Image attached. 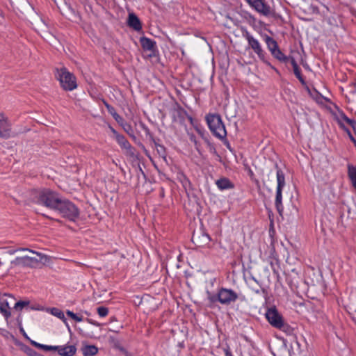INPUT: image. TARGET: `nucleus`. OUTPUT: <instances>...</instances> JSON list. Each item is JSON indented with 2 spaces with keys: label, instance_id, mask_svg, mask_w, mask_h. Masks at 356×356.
Returning a JSON list of instances; mask_svg holds the SVG:
<instances>
[{
  "label": "nucleus",
  "instance_id": "473e14b6",
  "mask_svg": "<svg viewBox=\"0 0 356 356\" xmlns=\"http://www.w3.org/2000/svg\"><path fill=\"white\" fill-rule=\"evenodd\" d=\"M58 349V346H49V345H44V350L46 351H50V350H56Z\"/></svg>",
  "mask_w": 356,
  "mask_h": 356
},
{
  "label": "nucleus",
  "instance_id": "c756f323",
  "mask_svg": "<svg viewBox=\"0 0 356 356\" xmlns=\"http://www.w3.org/2000/svg\"><path fill=\"white\" fill-rule=\"evenodd\" d=\"M293 70L295 76L300 81V82L302 84H305V79L301 74V70H300V67L298 66L296 67L293 68Z\"/></svg>",
  "mask_w": 356,
  "mask_h": 356
},
{
  "label": "nucleus",
  "instance_id": "58836bf2",
  "mask_svg": "<svg viewBox=\"0 0 356 356\" xmlns=\"http://www.w3.org/2000/svg\"><path fill=\"white\" fill-rule=\"evenodd\" d=\"M256 284H257L260 287H261V284L259 280H257L255 277H252L251 278Z\"/></svg>",
  "mask_w": 356,
  "mask_h": 356
},
{
  "label": "nucleus",
  "instance_id": "2f4dec72",
  "mask_svg": "<svg viewBox=\"0 0 356 356\" xmlns=\"http://www.w3.org/2000/svg\"><path fill=\"white\" fill-rule=\"evenodd\" d=\"M246 3L255 10L261 0H245Z\"/></svg>",
  "mask_w": 356,
  "mask_h": 356
},
{
  "label": "nucleus",
  "instance_id": "a19ab883",
  "mask_svg": "<svg viewBox=\"0 0 356 356\" xmlns=\"http://www.w3.org/2000/svg\"><path fill=\"white\" fill-rule=\"evenodd\" d=\"M44 344H41V343H38V344H37L36 347L43 350V348H44Z\"/></svg>",
  "mask_w": 356,
  "mask_h": 356
},
{
  "label": "nucleus",
  "instance_id": "5701e85b",
  "mask_svg": "<svg viewBox=\"0 0 356 356\" xmlns=\"http://www.w3.org/2000/svg\"><path fill=\"white\" fill-rule=\"evenodd\" d=\"M51 314L58 318L59 319L62 320L63 321V323L67 325V327H68V329H70V326L68 325L67 324V319L65 316V314H64V312L58 309V308H56V307H53L51 309Z\"/></svg>",
  "mask_w": 356,
  "mask_h": 356
},
{
  "label": "nucleus",
  "instance_id": "412c9836",
  "mask_svg": "<svg viewBox=\"0 0 356 356\" xmlns=\"http://www.w3.org/2000/svg\"><path fill=\"white\" fill-rule=\"evenodd\" d=\"M348 177L352 184V186L356 190V166L348 165Z\"/></svg>",
  "mask_w": 356,
  "mask_h": 356
},
{
  "label": "nucleus",
  "instance_id": "c03bdc74",
  "mask_svg": "<svg viewBox=\"0 0 356 356\" xmlns=\"http://www.w3.org/2000/svg\"><path fill=\"white\" fill-rule=\"evenodd\" d=\"M31 344L33 345L35 347H36L37 344H38V342L35 341H31Z\"/></svg>",
  "mask_w": 356,
  "mask_h": 356
},
{
  "label": "nucleus",
  "instance_id": "37998d69",
  "mask_svg": "<svg viewBox=\"0 0 356 356\" xmlns=\"http://www.w3.org/2000/svg\"><path fill=\"white\" fill-rule=\"evenodd\" d=\"M17 251H19V249L10 250L9 252L10 254H15V252H17Z\"/></svg>",
  "mask_w": 356,
  "mask_h": 356
},
{
  "label": "nucleus",
  "instance_id": "6e6552de",
  "mask_svg": "<svg viewBox=\"0 0 356 356\" xmlns=\"http://www.w3.org/2000/svg\"><path fill=\"white\" fill-rule=\"evenodd\" d=\"M266 318L268 323L274 327L285 330L289 326L284 323L282 315L275 307L268 308L266 312Z\"/></svg>",
  "mask_w": 356,
  "mask_h": 356
},
{
  "label": "nucleus",
  "instance_id": "cd10ccee",
  "mask_svg": "<svg viewBox=\"0 0 356 356\" xmlns=\"http://www.w3.org/2000/svg\"><path fill=\"white\" fill-rule=\"evenodd\" d=\"M29 304V300L18 301L15 304L14 308L17 311H22L23 309H28Z\"/></svg>",
  "mask_w": 356,
  "mask_h": 356
},
{
  "label": "nucleus",
  "instance_id": "ea45409f",
  "mask_svg": "<svg viewBox=\"0 0 356 356\" xmlns=\"http://www.w3.org/2000/svg\"><path fill=\"white\" fill-rule=\"evenodd\" d=\"M252 291L257 294H259L261 292V290L259 289L252 288Z\"/></svg>",
  "mask_w": 356,
  "mask_h": 356
},
{
  "label": "nucleus",
  "instance_id": "2eb2a0df",
  "mask_svg": "<svg viewBox=\"0 0 356 356\" xmlns=\"http://www.w3.org/2000/svg\"><path fill=\"white\" fill-rule=\"evenodd\" d=\"M57 352L60 356H74L76 353V348L74 345L58 346Z\"/></svg>",
  "mask_w": 356,
  "mask_h": 356
},
{
  "label": "nucleus",
  "instance_id": "bb28decb",
  "mask_svg": "<svg viewBox=\"0 0 356 356\" xmlns=\"http://www.w3.org/2000/svg\"><path fill=\"white\" fill-rule=\"evenodd\" d=\"M155 147L159 155L164 161H167L165 148L163 145L155 143Z\"/></svg>",
  "mask_w": 356,
  "mask_h": 356
},
{
  "label": "nucleus",
  "instance_id": "b1692460",
  "mask_svg": "<svg viewBox=\"0 0 356 356\" xmlns=\"http://www.w3.org/2000/svg\"><path fill=\"white\" fill-rule=\"evenodd\" d=\"M206 301L207 306L211 307L215 302L218 301V292L215 294L209 291H207Z\"/></svg>",
  "mask_w": 356,
  "mask_h": 356
},
{
  "label": "nucleus",
  "instance_id": "4c0bfd02",
  "mask_svg": "<svg viewBox=\"0 0 356 356\" xmlns=\"http://www.w3.org/2000/svg\"><path fill=\"white\" fill-rule=\"evenodd\" d=\"M142 127H143V130L146 132L147 134H148L149 133V129H148V127L147 126H145V124H142Z\"/></svg>",
  "mask_w": 356,
  "mask_h": 356
},
{
  "label": "nucleus",
  "instance_id": "f8f14e48",
  "mask_svg": "<svg viewBox=\"0 0 356 356\" xmlns=\"http://www.w3.org/2000/svg\"><path fill=\"white\" fill-rule=\"evenodd\" d=\"M40 261V258L38 259L35 257L29 256L17 257L15 260L12 261L11 264L15 266H21L23 267H34Z\"/></svg>",
  "mask_w": 356,
  "mask_h": 356
},
{
  "label": "nucleus",
  "instance_id": "4468645a",
  "mask_svg": "<svg viewBox=\"0 0 356 356\" xmlns=\"http://www.w3.org/2000/svg\"><path fill=\"white\" fill-rule=\"evenodd\" d=\"M337 122L339 127L343 130L346 131V129H348L345 126V123H346L349 124L353 128L355 133H356V120L348 118L347 115L342 113L337 117Z\"/></svg>",
  "mask_w": 356,
  "mask_h": 356
},
{
  "label": "nucleus",
  "instance_id": "72a5a7b5",
  "mask_svg": "<svg viewBox=\"0 0 356 356\" xmlns=\"http://www.w3.org/2000/svg\"><path fill=\"white\" fill-rule=\"evenodd\" d=\"M288 58H289V62H290V63H291V65H292L293 68L296 67H298V64H297V63H296V60H295V58H294L293 57H292V56H288Z\"/></svg>",
  "mask_w": 356,
  "mask_h": 356
},
{
  "label": "nucleus",
  "instance_id": "ddd939ff",
  "mask_svg": "<svg viewBox=\"0 0 356 356\" xmlns=\"http://www.w3.org/2000/svg\"><path fill=\"white\" fill-rule=\"evenodd\" d=\"M10 136V124L2 113H0V137L9 138Z\"/></svg>",
  "mask_w": 356,
  "mask_h": 356
},
{
  "label": "nucleus",
  "instance_id": "7ed1b4c3",
  "mask_svg": "<svg viewBox=\"0 0 356 356\" xmlns=\"http://www.w3.org/2000/svg\"><path fill=\"white\" fill-rule=\"evenodd\" d=\"M206 121L213 136L219 139H223L226 137L225 127L218 114H208L206 116Z\"/></svg>",
  "mask_w": 356,
  "mask_h": 356
},
{
  "label": "nucleus",
  "instance_id": "423d86ee",
  "mask_svg": "<svg viewBox=\"0 0 356 356\" xmlns=\"http://www.w3.org/2000/svg\"><path fill=\"white\" fill-rule=\"evenodd\" d=\"M263 40L265 42L268 51L274 58L281 63H289V58L280 49L279 45L275 40L267 34H264Z\"/></svg>",
  "mask_w": 356,
  "mask_h": 356
},
{
  "label": "nucleus",
  "instance_id": "9b49d317",
  "mask_svg": "<svg viewBox=\"0 0 356 356\" xmlns=\"http://www.w3.org/2000/svg\"><path fill=\"white\" fill-rule=\"evenodd\" d=\"M140 43L145 51H149V56H155L158 51L156 42L145 36H143L140 38Z\"/></svg>",
  "mask_w": 356,
  "mask_h": 356
},
{
  "label": "nucleus",
  "instance_id": "f257e3e1",
  "mask_svg": "<svg viewBox=\"0 0 356 356\" xmlns=\"http://www.w3.org/2000/svg\"><path fill=\"white\" fill-rule=\"evenodd\" d=\"M31 198L36 204L55 210L62 197L52 190L42 188L34 189L31 192Z\"/></svg>",
  "mask_w": 356,
  "mask_h": 356
},
{
  "label": "nucleus",
  "instance_id": "39448f33",
  "mask_svg": "<svg viewBox=\"0 0 356 356\" xmlns=\"http://www.w3.org/2000/svg\"><path fill=\"white\" fill-rule=\"evenodd\" d=\"M277 187L275 192V206L277 212L282 215L284 211V206L282 204V191L286 186L285 175L282 169L277 165H275Z\"/></svg>",
  "mask_w": 356,
  "mask_h": 356
},
{
  "label": "nucleus",
  "instance_id": "dca6fc26",
  "mask_svg": "<svg viewBox=\"0 0 356 356\" xmlns=\"http://www.w3.org/2000/svg\"><path fill=\"white\" fill-rule=\"evenodd\" d=\"M127 24L136 31L142 30V24L139 18L134 13H129L127 19Z\"/></svg>",
  "mask_w": 356,
  "mask_h": 356
},
{
  "label": "nucleus",
  "instance_id": "a211bd4d",
  "mask_svg": "<svg viewBox=\"0 0 356 356\" xmlns=\"http://www.w3.org/2000/svg\"><path fill=\"white\" fill-rule=\"evenodd\" d=\"M0 313L6 320H8L11 316L10 302L7 299H0Z\"/></svg>",
  "mask_w": 356,
  "mask_h": 356
},
{
  "label": "nucleus",
  "instance_id": "6ab92c4d",
  "mask_svg": "<svg viewBox=\"0 0 356 356\" xmlns=\"http://www.w3.org/2000/svg\"><path fill=\"white\" fill-rule=\"evenodd\" d=\"M255 11L265 17H268L272 15L270 6L266 3L264 0H261Z\"/></svg>",
  "mask_w": 356,
  "mask_h": 356
},
{
  "label": "nucleus",
  "instance_id": "aec40b11",
  "mask_svg": "<svg viewBox=\"0 0 356 356\" xmlns=\"http://www.w3.org/2000/svg\"><path fill=\"white\" fill-rule=\"evenodd\" d=\"M82 353L85 356H94L98 353V348L95 345H86L81 348Z\"/></svg>",
  "mask_w": 356,
  "mask_h": 356
},
{
  "label": "nucleus",
  "instance_id": "f3484780",
  "mask_svg": "<svg viewBox=\"0 0 356 356\" xmlns=\"http://www.w3.org/2000/svg\"><path fill=\"white\" fill-rule=\"evenodd\" d=\"M216 185L220 191L229 190L234 188V184L226 177H222L216 180Z\"/></svg>",
  "mask_w": 356,
  "mask_h": 356
},
{
  "label": "nucleus",
  "instance_id": "9d476101",
  "mask_svg": "<svg viewBox=\"0 0 356 356\" xmlns=\"http://www.w3.org/2000/svg\"><path fill=\"white\" fill-rule=\"evenodd\" d=\"M113 132L115 135V140L122 149L126 151V154L130 156H135V149L131 146L127 139L121 134H118L114 129Z\"/></svg>",
  "mask_w": 356,
  "mask_h": 356
},
{
  "label": "nucleus",
  "instance_id": "f03ea898",
  "mask_svg": "<svg viewBox=\"0 0 356 356\" xmlns=\"http://www.w3.org/2000/svg\"><path fill=\"white\" fill-rule=\"evenodd\" d=\"M242 36L247 41L248 47L252 50L259 59L278 74L277 69L269 62L268 54L264 49L260 41L246 29L242 31Z\"/></svg>",
  "mask_w": 356,
  "mask_h": 356
},
{
  "label": "nucleus",
  "instance_id": "4be33fe9",
  "mask_svg": "<svg viewBox=\"0 0 356 356\" xmlns=\"http://www.w3.org/2000/svg\"><path fill=\"white\" fill-rule=\"evenodd\" d=\"M193 240H196L197 245L199 246H204L208 245L211 241V238L209 234L203 232L202 233L201 236H198L197 238H195V236L193 237Z\"/></svg>",
  "mask_w": 356,
  "mask_h": 356
},
{
  "label": "nucleus",
  "instance_id": "e433bc0d",
  "mask_svg": "<svg viewBox=\"0 0 356 356\" xmlns=\"http://www.w3.org/2000/svg\"><path fill=\"white\" fill-rule=\"evenodd\" d=\"M224 351H225V356H234L233 354L229 350V348L225 349Z\"/></svg>",
  "mask_w": 356,
  "mask_h": 356
},
{
  "label": "nucleus",
  "instance_id": "20e7f679",
  "mask_svg": "<svg viewBox=\"0 0 356 356\" xmlns=\"http://www.w3.org/2000/svg\"><path fill=\"white\" fill-rule=\"evenodd\" d=\"M58 211L62 217L66 218L70 220L74 221L79 215L78 208L72 202L65 198H61L55 210Z\"/></svg>",
  "mask_w": 356,
  "mask_h": 356
},
{
  "label": "nucleus",
  "instance_id": "79ce46f5",
  "mask_svg": "<svg viewBox=\"0 0 356 356\" xmlns=\"http://www.w3.org/2000/svg\"><path fill=\"white\" fill-rule=\"evenodd\" d=\"M20 330H21V332H22L23 335H24L25 337L28 338L26 333L25 332L24 330L22 327L20 329Z\"/></svg>",
  "mask_w": 356,
  "mask_h": 356
},
{
  "label": "nucleus",
  "instance_id": "393cba45",
  "mask_svg": "<svg viewBox=\"0 0 356 356\" xmlns=\"http://www.w3.org/2000/svg\"><path fill=\"white\" fill-rule=\"evenodd\" d=\"M19 251H28V252H30L31 253L35 254L39 257H40V261L44 263V264L47 263V262L49 261V257L47 255L44 254H42L41 252L29 249V248H19Z\"/></svg>",
  "mask_w": 356,
  "mask_h": 356
},
{
  "label": "nucleus",
  "instance_id": "f704fd0d",
  "mask_svg": "<svg viewBox=\"0 0 356 356\" xmlns=\"http://www.w3.org/2000/svg\"><path fill=\"white\" fill-rule=\"evenodd\" d=\"M347 134L348 135L350 139L351 140V141L353 142V143L356 145V140L355 138L353 136L350 131L349 130V129H346V131H345Z\"/></svg>",
  "mask_w": 356,
  "mask_h": 356
},
{
  "label": "nucleus",
  "instance_id": "7c9ffc66",
  "mask_svg": "<svg viewBox=\"0 0 356 356\" xmlns=\"http://www.w3.org/2000/svg\"><path fill=\"white\" fill-rule=\"evenodd\" d=\"M97 314L98 315L102 317V318H104L105 316H106L108 314V309L107 307H99L97 309Z\"/></svg>",
  "mask_w": 356,
  "mask_h": 356
},
{
  "label": "nucleus",
  "instance_id": "a878e982",
  "mask_svg": "<svg viewBox=\"0 0 356 356\" xmlns=\"http://www.w3.org/2000/svg\"><path fill=\"white\" fill-rule=\"evenodd\" d=\"M105 106L108 111V113L113 117V118L118 122H120L122 120V117L117 113L115 109L111 105L107 103H105Z\"/></svg>",
  "mask_w": 356,
  "mask_h": 356
},
{
  "label": "nucleus",
  "instance_id": "0eeeda50",
  "mask_svg": "<svg viewBox=\"0 0 356 356\" xmlns=\"http://www.w3.org/2000/svg\"><path fill=\"white\" fill-rule=\"evenodd\" d=\"M56 76L64 90L71 91L76 88L75 76L65 67L57 69Z\"/></svg>",
  "mask_w": 356,
  "mask_h": 356
},
{
  "label": "nucleus",
  "instance_id": "a18cd8bd",
  "mask_svg": "<svg viewBox=\"0 0 356 356\" xmlns=\"http://www.w3.org/2000/svg\"><path fill=\"white\" fill-rule=\"evenodd\" d=\"M127 127H128V128H125V127H124V130H125L127 133H129V129H131V126H130V125H128Z\"/></svg>",
  "mask_w": 356,
  "mask_h": 356
},
{
  "label": "nucleus",
  "instance_id": "c85d7f7f",
  "mask_svg": "<svg viewBox=\"0 0 356 356\" xmlns=\"http://www.w3.org/2000/svg\"><path fill=\"white\" fill-rule=\"evenodd\" d=\"M66 314L67 315L72 318L73 320H74L76 322H81L83 321V318L82 316H79L76 314H74V312H72V311L70 310H67L66 311Z\"/></svg>",
  "mask_w": 356,
  "mask_h": 356
},
{
  "label": "nucleus",
  "instance_id": "1a4fd4ad",
  "mask_svg": "<svg viewBox=\"0 0 356 356\" xmlns=\"http://www.w3.org/2000/svg\"><path fill=\"white\" fill-rule=\"evenodd\" d=\"M218 302L222 305H229L238 298V294L231 289L221 288L218 290Z\"/></svg>",
  "mask_w": 356,
  "mask_h": 356
},
{
  "label": "nucleus",
  "instance_id": "49530a36",
  "mask_svg": "<svg viewBox=\"0 0 356 356\" xmlns=\"http://www.w3.org/2000/svg\"><path fill=\"white\" fill-rule=\"evenodd\" d=\"M184 181H185V182L183 184H184V186H185V183H189L188 179H186V177H184Z\"/></svg>",
  "mask_w": 356,
  "mask_h": 356
},
{
  "label": "nucleus",
  "instance_id": "c9c22d12",
  "mask_svg": "<svg viewBox=\"0 0 356 356\" xmlns=\"http://www.w3.org/2000/svg\"><path fill=\"white\" fill-rule=\"evenodd\" d=\"M88 323L91 324V325H93L95 326H97V327H99L100 326V323H99L98 322L91 319V318H86V320Z\"/></svg>",
  "mask_w": 356,
  "mask_h": 356
}]
</instances>
